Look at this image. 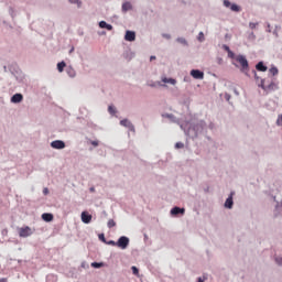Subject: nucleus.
<instances>
[{
    "label": "nucleus",
    "instance_id": "obj_1",
    "mask_svg": "<svg viewBox=\"0 0 282 282\" xmlns=\"http://www.w3.org/2000/svg\"><path fill=\"white\" fill-rule=\"evenodd\" d=\"M18 235L19 237L25 239L34 235V229H32L30 226L20 227L18 228Z\"/></svg>",
    "mask_w": 282,
    "mask_h": 282
},
{
    "label": "nucleus",
    "instance_id": "obj_2",
    "mask_svg": "<svg viewBox=\"0 0 282 282\" xmlns=\"http://www.w3.org/2000/svg\"><path fill=\"white\" fill-rule=\"evenodd\" d=\"M237 63L241 66V72H248L249 65H248V59L243 55H238L236 57Z\"/></svg>",
    "mask_w": 282,
    "mask_h": 282
},
{
    "label": "nucleus",
    "instance_id": "obj_3",
    "mask_svg": "<svg viewBox=\"0 0 282 282\" xmlns=\"http://www.w3.org/2000/svg\"><path fill=\"white\" fill-rule=\"evenodd\" d=\"M129 247V239L126 236H122L117 241V248H121V250H127Z\"/></svg>",
    "mask_w": 282,
    "mask_h": 282
},
{
    "label": "nucleus",
    "instance_id": "obj_4",
    "mask_svg": "<svg viewBox=\"0 0 282 282\" xmlns=\"http://www.w3.org/2000/svg\"><path fill=\"white\" fill-rule=\"evenodd\" d=\"M258 87H261V89H264V91H270L272 89H276V84L271 83L270 85L265 86V79H261Z\"/></svg>",
    "mask_w": 282,
    "mask_h": 282
},
{
    "label": "nucleus",
    "instance_id": "obj_5",
    "mask_svg": "<svg viewBox=\"0 0 282 282\" xmlns=\"http://www.w3.org/2000/svg\"><path fill=\"white\" fill-rule=\"evenodd\" d=\"M191 76H193V78H195L196 80H204V72L199 69H192Z\"/></svg>",
    "mask_w": 282,
    "mask_h": 282
},
{
    "label": "nucleus",
    "instance_id": "obj_6",
    "mask_svg": "<svg viewBox=\"0 0 282 282\" xmlns=\"http://www.w3.org/2000/svg\"><path fill=\"white\" fill-rule=\"evenodd\" d=\"M120 126L121 127H127V129H129L130 131H135V128L133 127V123H131V121H129L128 119L121 120Z\"/></svg>",
    "mask_w": 282,
    "mask_h": 282
},
{
    "label": "nucleus",
    "instance_id": "obj_7",
    "mask_svg": "<svg viewBox=\"0 0 282 282\" xmlns=\"http://www.w3.org/2000/svg\"><path fill=\"white\" fill-rule=\"evenodd\" d=\"M51 147L52 149H65V142L56 140L51 143Z\"/></svg>",
    "mask_w": 282,
    "mask_h": 282
},
{
    "label": "nucleus",
    "instance_id": "obj_8",
    "mask_svg": "<svg viewBox=\"0 0 282 282\" xmlns=\"http://www.w3.org/2000/svg\"><path fill=\"white\" fill-rule=\"evenodd\" d=\"M82 221L84 224H91V215H89L87 212L82 213Z\"/></svg>",
    "mask_w": 282,
    "mask_h": 282
},
{
    "label": "nucleus",
    "instance_id": "obj_9",
    "mask_svg": "<svg viewBox=\"0 0 282 282\" xmlns=\"http://www.w3.org/2000/svg\"><path fill=\"white\" fill-rule=\"evenodd\" d=\"M126 41H135V32L133 31H127L124 35Z\"/></svg>",
    "mask_w": 282,
    "mask_h": 282
},
{
    "label": "nucleus",
    "instance_id": "obj_10",
    "mask_svg": "<svg viewBox=\"0 0 282 282\" xmlns=\"http://www.w3.org/2000/svg\"><path fill=\"white\" fill-rule=\"evenodd\" d=\"M23 101V95L15 94L11 97V102L19 104Z\"/></svg>",
    "mask_w": 282,
    "mask_h": 282
},
{
    "label": "nucleus",
    "instance_id": "obj_11",
    "mask_svg": "<svg viewBox=\"0 0 282 282\" xmlns=\"http://www.w3.org/2000/svg\"><path fill=\"white\" fill-rule=\"evenodd\" d=\"M186 210L184 208L174 207L171 209V215H184Z\"/></svg>",
    "mask_w": 282,
    "mask_h": 282
},
{
    "label": "nucleus",
    "instance_id": "obj_12",
    "mask_svg": "<svg viewBox=\"0 0 282 282\" xmlns=\"http://www.w3.org/2000/svg\"><path fill=\"white\" fill-rule=\"evenodd\" d=\"M99 28H101L102 30H108V31L113 30V26L111 24L106 23L105 21L99 22Z\"/></svg>",
    "mask_w": 282,
    "mask_h": 282
},
{
    "label": "nucleus",
    "instance_id": "obj_13",
    "mask_svg": "<svg viewBox=\"0 0 282 282\" xmlns=\"http://www.w3.org/2000/svg\"><path fill=\"white\" fill-rule=\"evenodd\" d=\"M256 69L258 72H268V66H264L263 62H259L257 65H256Z\"/></svg>",
    "mask_w": 282,
    "mask_h": 282
},
{
    "label": "nucleus",
    "instance_id": "obj_14",
    "mask_svg": "<svg viewBox=\"0 0 282 282\" xmlns=\"http://www.w3.org/2000/svg\"><path fill=\"white\" fill-rule=\"evenodd\" d=\"M234 202H232V193L225 202V208H232Z\"/></svg>",
    "mask_w": 282,
    "mask_h": 282
},
{
    "label": "nucleus",
    "instance_id": "obj_15",
    "mask_svg": "<svg viewBox=\"0 0 282 282\" xmlns=\"http://www.w3.org/2000/svg\"><path fill=\"white\" fill-rule=\"evenodd\" d=\"M133 6H131V2H123L122 3V12H129V10H132Z\"/></svg>",
    "mask_w": 282,
    "mask_h": 282
},
{
    "label": "nucleus",
    "instance_id": "obj_16",
    "mask_svg": "<svg viewBox=\"0 0 282 282\" xmlns=\"http://www.w3.org/2000/svg\"><path fill=\"white\" fill-rule=\"evenodd\" d=\"M42 219L44 221H53L54 220V215L45 213V214L42 215Z\"/></svg>",
    "mask_w": 282,
    "mask_h": 282
},
{
    "label": "nucleus",
    "instance_id": "obj_17",
    "mask_svg": "<svg viewBox=\"0 0 282 282\" xmlns=\"http://www.w3.org/2000/svg\"><path fill=\"white\" fill-rule=\"evenodd\" d=\"M162 83H169L170 85H175L177 83V80H175L174 78L163 77Z\"/></svg>",
    "mask_w": 282,
    "mask_h": 282
},
{
    "label": "nucleus",
    "instance_id": "obj_18",
    "mask_svg": "<svg viewBox=\"0 0 282 282\" xmlns=\"http://www.w3.org/2000/svg\"><path fill=\"white\" fill-rule=\"evenodd\" d=\"M66 65H67V64H65V62H59V63L57 64V69H58V72H63V70L65 69Z\"/></svg>",
    "mask_w": 282,
    "mask_h": 282
},
{
    "label": "nucleus",
    "instance_id": "obj_19",
    "mask_svg": "<svg viewBox=\"0 0 282 282\" xmlns=\"http://www.w3.org/2000/svg\"><path fill=\"white\" fill-rule=\"evenodd\" d=\"M269 72L272 76H276V74H279V68L273 66L269 69Z\"/></svg>",
    "mask_w": 282,
    "mask_h": 282
},
{
    "label": "nucleus",
    "instance_id": "obj_20",
    "mask_svg": "<svg viewBox=\"0 0 282 282\" xmlns=\"http://www.w3.org/2000/svg\"><path fill=\"white\" fill-rule=\"evenodd\" d=\"M132 274H134V276H140V270L137 269V267H132Z\"/></svg>",
    "mask_w": 282,
    "mask_h": 282
},
{
    "label": "nucleus",
    "instance_id": "obj_21",
    "mask_svg": "<svg viewBox=\"0 0 282 282\" xmlns=\"http://www.w3.org/2000/svg\"><path fill=\"white\" fill-rule=\"evenodd\" d=\"M116 227V220L115 219H109L108 220V228H113Z\"/></svg>",
    "mask_w": 282,
    "mask_h": 282
},
{
    "label": "nucleus",
    "instance_id": "obj_22",
    "mask_svg": "<svg viewBox=\"0 0 282 282\" xmlns=\"http://www.w3.org/2000/svg\"><path fill=\"white\" fill-rule=\"evenodd\" d=\"M230 10H232V12H239V6H237V4H231L230 6Z\"/></svg>",
    "mask_w": 282,
    "mask_h": 282
},
{
    "label": "nucleus",
    "instance_id": "obj_23",
    "mask_svg": "<svg viewBox=\"0 0 282 282\" xmlns=\"http://www.w3.org/2000/svg\"><path fill=\"white\" fill-rule=\"evenodd\" d=\"M91 268H102V262H93Z\"/></svg>",
    "mask_w": 282,
    "mask_h": 282
},
{
    "label": "nucleus",
    "instance_id": "obj_24",
    "mask_svg": "<svg viewBox=\"0 0 282 282\" xmlns=\"http://www.w3.org/2000/svg\"><path fill=\"white\" fill-rule=\"evenodd\" d=\"M176 41H177V43H181L182 45H186V39H184V37H178Z\"/></svg>",
    "mask_w": 282,
    "mask_h": 282
},
{
    "label": "nucleus",
    "instance_id": "obj_25",
    "mask_svg": "<svg viewBox=\"0 0 282 282\" xmlns=\"http://www.w3.org/2000/svg\"><path fill=\"white\" fill-rule=\"evenodd\" d=\"M108 111H109V113L113 115V113H116V108H113V106H109Z\"/></svg>",
    "mask_w": 282,
    "mask_h": 282
},
{
    "label": "nucleus",
    "instance_id": "obj_26",
    "mask_svg": "<svg viewBox=\"0 0 282 282\" xmlns=\"http://www.w3.org/2000/svg\"><path fill=\"white\" fill-rule=\"evenodd\" d=\"M107 246H118V242L113 240L106 241Z\"/></svg>",
    "mask_w": 282,
    "mask_h": 282
},
{
    "label": "nucleus",
    "instance_id": "obj_27",
    "mask_svg": "<svg viewBox=\"0 0 282 282\" xmlns=\"http://www.w3.org/2000/svg\"><path fill=\"white\" fill-rule=\"evenodd\" d=\"M175 149H184V143L177 142V143L175 144Z\"/></svg>",
    "mask_w": 282,
    "mask_h": 282
},
{
    "label": "nucleus",
    "instance_id": "obj_28",
    "mask_svg": "<svg viewBox=\"0 0 282 282\" xmlns=\"http://www.w3.org/2000/svg\"><path fill=\"white\" fill-rule=\"evenodd\" d=\"M99 239H100V241H102L104 243H107V239H105V234H100V235H99Z\"/></svg>",
    "mask_w": 282,
    "mask_h": 282
},
{
    "label": "nucleus",
    "instance_id": "obj_29",
    "mask_svg": "<svg viewBox=\"0 0 282 282\" xmlns=\"http://www.w3.org/2000/svg\"><path fill=\"white\" fill-rule=\"evenodd\" d=\"M249 28H250L251 30H254V28H257V23L250 22V23H249Z\"/></svg>",
    "mask_w": 282,
    "mask_h": 282
},
{
    "label": "nucleus",
    "instance_id": "obj_30",
    "mask_svg": "<svg viewBox=\"0 0 282 282\" xmlns=\"http://www.w3.org/2000/svg\"><path fill=\"white\" fill-rule=\"evenodd\" d=\"M224 50H226L228 54H232V51H230V47L228 45H224Z\"/></svg>",
    "mask_w": 282,
    "mask_h": 282
},
{
    "label": "nucleus",
    "instance_id": "obj_31",
    "mask_svg": "<svg viewBox=\"0 0 282 282\" xmlns=\"http://www.w3.org/2000/svg\"><path fill=\"white\" fill-rule=\"evenodd\" d=\"M72 3H77L78 8H80L82 2L79 0H69Z\"/></svg>",
    "mask_w": 282,
    "mask_h": 282
},
{
    "label": "nucleus",
    "instance_id": "obj_32",
    "mask_svg": "<svg viewBox=\"0 0 282 282\" xmlns=\"http://www.w3.org/2000/svg\"><path fill=\"white\" fill-rule=\"evenodd\" d=\"M224 6H225V8H230V7H231V6H230V1L225 0V1H224Z\"/></svg>",
    "mask_w": 282,
    "mask_h": 282
},
{
    "label": "nucleus",
    "instance_id": "obj_33",
    "mask_svg": "<svg viewBox=\"0 0 282 282\" xmlns=\"http://www.w3.org/2000/svg\"><path fill=\"white\" fill-rule=\"evenodd\" d=\"M198 40H199V41H204V32H200V33H199Z\"/></svg>",
    "mask_w": 282,
    "mask_h": 282
},
{
    "label": "nucleus",
    "instance_id": "obj_34",
    "mask_svg": "<svg viewBox=\"0 0 282 282\" xmlns=\"http://www.w3.org/2000/svg\"><path fill=\"white\" fill-rule=\"evenodd\" d=\"M275 261L279 265H282V258H276Z\"/></svg>",
    "mask_w": 282,
    "mask_h": 282
},
{
    "label": "nucleus",
    "instance_id": "obj_35",
    "mask_svg": "<svg viewBox=\"0 0 282 282\" xmlns=\"http://www.w3.org/2000/svg\"><path fill=\"white\" fill-rule=\"evenodd\" d=\"M206 275H204L203 278H198V281L197 282H205L206 281Z\"/></svg>",
    "mask_w": 282,
    "mask_h": 282
},
{
    "label": "nucleus",
    "instance_id": "obj_36",
    "mask_svg": "<svg viewBox=\"0 0 282 282\" xmlns=\"http://www.w3.org/2000/svg\"><path fill=\"white\" fill-rule=\"evenodd\" d=\"M43 193H44L45 195H48V194H50V189H48L47 187H45V188L43 189Z\"/></svg>",
    "mask_w": 282,
    "mask_h": 282
},
{
    "label": "nucleus",
    "instance_id": "obj_37",
    "mask_svg": "<svg viewBox=\"0 0 282 282\" xmlns=\"http://www.w3.org/2000/svg\"><path fill=\"white\" fill-rule=\"evenodd\" d=\"M281 122H282V115H280L278 118V124H281Z\"/></svg>",
    "mask_w": 282,
    "mask_h": 282
},
{
    "label": "nucleus",
    "instance_id": "obj_38",
    "mask_svg": "<svg viewBox=\"0 0 282 282\" xmlns=\"http://www.w3.org/2000/svg\"><path fill=\"white\" fill-rule=\"evenodd\" d=\"M93 147H98V141H91Z\"/></svg>",
    "mask_w": 282,
    "mask_h": 282
},
{
    "label": "nucleus",
    "instance_id": "obj_39",
    "mask_svg": "<svg viewBox=\"0 0 282 282\" xmlns=\"http://www.w3.org/2000/svg\"><path fill=\"white\" fill-rule=\"evenodd\" d=\"M0 282H8V278L0 279Z\"/></svg>",
    "mask_w": 282,
    "mask_h": 282
},
{
    "label": "nucleus",
    "instance_id": "obj_40",
    "mask_svg": "<svg viewBox=\"0 0 282 282\" xmlns=\"http://www.w3.org/2000/svg\"><path fill=\"white\" fill-rule=\"evenodd\" d=\"M229 54V56L231 57V58H234L235 57V53H228Z\"/></svg>",
    "mask_w": 282,
    "mask_h": 282
},
{
    "label": "nucleus",
    "instance_id": "obj_41",
    "mask_svg": "<svg viewBox=\"0 0 282 282\" xmlns=\"http://www.w3.org/2000/svg\"><path fill=\"white\" fill-rule=\"evenodd\" d=\"M253 73H254L256 80H259V76H257V72H253Z\"/></svg>",
    "mask_w": 282,
    "mask_h": 282
},
{
    "label": "nucleus",
    "instance_id": "obj_42",
    "mask_svg": "<svg viewBox=\"0 0 282 282\" xmlns=\"http://www.w3.org/2000/svg\"><path fill=\"white\" fill-rule=\"evenodd\" d=\"M90 193H96V188L90 187Z\"/></svg>",
    "mask_w": 282,
    "mask_h": 282
},
{
    "label": "nucleus",
    "instance_id": "obj_43",
    "mask_svg": "<svg viewBox=\"0 0 282 282\" xmlns=\"http://www.w3.org/2000/svg\"><path fill=\"white\" fill-rule=\"evenodd\" d=\"M150 61H155V56L152 55V56L150 57Z\"/></svg>",
    "mask_w": 282,
    "mask_h": 282
},
{
    "label": "nucleus",
    "instance_id": "obj_44",
    "mask_svg": "<svg viewBox=\"0 0 282 282\" xmlns=\"http://www.w3.org/2000/svg\"><path fill=\"white\" fill-rule=\"evenodd\" d=\"M165 39H171V35H165Z\"/></svg>",
    "mask_w": 282,
    "mask_h": 282
}]
</instances>
